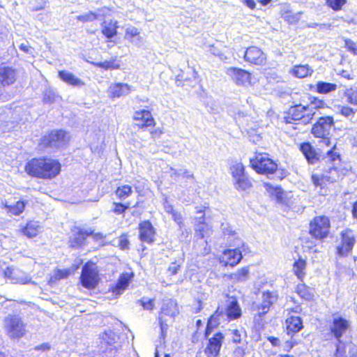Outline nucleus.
I'll list each match as a JSON object with an SVG mask.
<instances>
[{
  "label": "nucleus",
  "instance_id": "nucleus-1",
  "mask_svg": "<svg viewBox=\"0 0 357 357\" xmlns=\"http://www.w3.org/2000/svg\"><path fill=\"white\" fill-rule=\"evenodd\" d=\"M61 164L57 160L50 158H35L25 165V172L31 176L40 178H52L61 171Z\"/></svg>",
  "mask_w": 357,
  "mask_h": 357
},
{
  "label": "nucleus",
  "instance_id": "nucleus-2",
  "mask_svg": "<svg viewBox=\"0 0 357 357\" xmlns=\"http://www.w3.org/2000/svg\"><path fill=\"white\" fill-rule=\"evenodd\" d=\"M6 335L11 340H19L26 335V324L22 318L15 314H8L3 319Z\"/></svg>",
  "mask_w": 357,
  "mask_h": 357
},
{
  "label": "nucleus",
  "instance_id": "nucleus-3",
  "mask_svg": "<svg viewBox=\"0 0 357 357\" xmlns=\"http://www.w3.org/2000/svg\"><path fill=\"white\" fill-rule=\"evenodd\" d=\"M315 112L309 106L296 105L291 107L284 116L286 123H291L294 121H300L303 124L311 122Z\"/></svg>",
  "mask_w": 357,
  "mask_h": 357
},
{
  "label": "nucleus",
  "instance_id": "nucleus-4",
  "mask_svg": "<svg viewBox=\"0 0 357 357\" xmlns=\"http://www.w3.org/2000/svg\"><path fill=\"white\" fill-rule=\"evenodd\" d=\"M68 140V133L64 130H53L42 137L39 147L41 149L47 148L59 149L63 147Z\"/></svg>",
  "mask_w": 357,
  "mask_h": 357
},
{
  "label": "nucleus",
  "instance_id": "nucleus-5",
  "mask_svg": "<svg viewBox=\"0 0 357 357\" xmlns=\"http://www.w3.org/2000/svg\"><path fill=\"white\" fill-rule=\"evenodd\" d=\"M334 120L332 116H322L313 125L311 132L315 137L322 138L324 142L330 145V136Z\"/></svg>",
  "mask_w": 357,
  "mask_h": 357
},
{
  "label": "nucleus",
  "instance_id": "nucleus-6",
  "mask_svg": "<svg viewBox=\"0 0 357 357\" xmlns=\"http://www.w3.org/2000/svg\"><path fill=\"white\" fill-rule=\"evenodd\" d=\"M252 168L258 173L272 174L278 169V165L267 154L259 153L255 158L250 159Z\"/></svg>",
  "mask_w": 357,
  "mask_h": 357
},
{
  "label": "nucleus",
  "instance_id": "nucleus-7",
  "mask_svg": "<svg viewBox=\"0 0 357 357\" xmlns=\"http://www.w3.org/2000/svg\"><path fill=\"white\" fill-rule=\"evenodd\" d=\"M330 227L328 218L326 216L315 217L310 224V234L316 239H324L328 236Z\"/></svg>",
  "mask_w": 357,
  "mask_h": 357
},
{
  "label": "nucleus",
  "instance_id": "nucleus-8",
  "mask_svg": "<svg viewBox=\"0 0 357 357\" xmlns=\"http://www.w3.org/2000/svg\"><path fill=\"white\" fill-rule=\"evenodd\" d=\"M340 243L337 245V253L340 256H346L351 252L356 242L354 231L349 228L341 231Z\"/></svg>",
  "mask_w": 357,
  "mask_h": 357
},
{
  "label": "nucleus",
  "instance_id": "nucleus-9",
  "mask_svg": "<svg viewBox=\"0 0 357 357\" xmlns=\"http://www.w3.org/2000/svg\"><path fill=\"white\" fill-rule=\"evenodd\" d=\"M82 285L86 289H93L98 282V274L95 264L88 262L82 268L80 276Z\"/></svg>",
  "mask_w": 357,
  "mask_h": 357
},
{
  "label": "nucleus",
  "instance_id": "nucleus-10",
  "mask_svg": "<svg viewBox=\"0 0 357 357\" xmlns=\"http://www.w3.org/2000/svg\"><path fill=\"white\" fill-rule=\"evenodd\" d=\"M349 321L342 317H334L330 325V331L336 340L341 339L349 331Z\"/></svg>",
  "mask_w": 357,
  "mask_h": 357
},
{
  "label": "nucleus",
  "instance_id": "nucleus-11",
  "mask_svg": "<svg viewBox=\"0 0 357 357\" xmlns=\"http://www.w3.org/2000/svg\"><path fill=\"white\" fill-rule=\"evenodd\" d=\"M278 294L276 291H263L261 302L257 307L259 316L265 315L270 310L271 307L278 301Z\"/></svg>",
  "mask_w": 357,
  "mask_h": 357
},
{
  "label": "nucleus",
  "instance_id": "nucleus-12",
  "mask_svg": "<svg viewBox=\"0 0 357 357\" xmlns=\"http://www.w3.org/2000/svg\"><path fill=\"white\" fill-rule=\"evenodd\" d=\"M226 73L237 84L248 86L251 84V74L245 70L237 68H229Z\"/></svg>",
  "mask_w": 357,
  "mask_h": 357
},
{
  "label": "nucleus",
  "instance_id": "nucleus-13",
  "mask_svg": "<svg viewBox=\"0 0 357 357\" xmlns=\"http://www.w3.org/2000/svg\"><path fill=\"white\" fill-rule=\"evenodd\" d=\"M18 76V73L15 68L11 66H0V89L8 86L15 83Z\"/></svg>",
  "mask_w": 357,
  "mask_h": 357
},
{
  "label": "nucleus",
  "instance_id": "nucleus-14",
  "mask_svg": "<svg viewBox=\"0 0 357 357\" xmlns=\"http://www.w3.org/2000/svg\"><path fill=\"white\" fill-rule=\"evenodd\" d=\"M266 59L265 54L260 48L256 46L248 47L244 52L245 61L252 64L263 65L266 61Z\"/></svg>",
  "mask_w": 357,
  "mask_h": 357
},
{
  "label": "nucleus",
  "instance_id": "nucleus-15",
  "mask_svg": "<svg viewBox=\"0 0 357 357\" xmlns=\"http://www.w3.org/2000/svg\"><path fill=\"white\" fill-rule=\"evenodd\" d=\"M4 276L11 283L27 284L31 282V278L19 268L8 267L4 271Z\"/></svg>",
  "mask_w": 357,
  "mask_h": 357
},
{
  "label": "nucleus",
  "instance_id": "nucleus-16",
  "mask_svg": "<svg viewBox=\"0 0 357 357\" xmlns=\"http://www.w3.org/2000/svg\"><path fill=\"white\" fill-rule=\"evenodd\" d=\"M139 239L142 242L147 243L149 244L154 241L155 231L149 221H143L139 225Z\"/></svg>",
  "mask_w": 357,
  "mask_h": 357
},
{
  "label": "nucleus",
  "instance_id": "nucleus-17",
  "mask_svg": "<svg viewBox=\"0 0 357 357\" xmlns=\"http://www.w3.org/2000/svg\"><path fill=\"white\" fill-rule=\"evenodd\" d=\"M223 339V335L221 333H217L208 340V344L205 349V353L208 357H215L218 355Z\"/></svg>",
  "mask_w": 357,
  "mask_h": 357
},
{
  "label": "nucleus",
  "instance_id": "nucleus-18",
  "mask_svg": "<svg viewBox=\"0 0 357 357\" xmlns=\"http://www.w3.org/2000/svg\"><path fill=\"white\" fill-rule=\"evenodd\" d=\"M225 314L229 321L236 320L242 315L241 307L236 298L231 297L227 302Z\"/></svg>",
  "mask_w": 357,
  "mask_h": 357
},
{
  "label": "nucleus",
  "instance_id": "nucleus-19",
  "mask_svg": "<svg viewBox=\"0 0 357 357\" xmlns=\"http://www.w3.org/2000/svg\"><path fill=\"white\" fill-rule=\"evenodd\" d=\"M133 278L132 273H123L121 274L116 284L111 287L113 295L117 296L123 293Z\"/></svg>",
  "mask_w": 357,
  "mask_h": 357
},
{
  "label": "nucleus",
  "instance_id": "nucleus-20",
  "mask_svg": "<svg viewBox=\"0 0 357 357\" xmlns=\"http://www.w3.org/2000/svg\"><path fill=\"white\" fill-rule=\"evenodd\" d=\"M92 234V231H89L80 229L74 230L69 239L70 246L75 248H78L83 246L85 244L86 238L91 236Z\"/></svg>",
  "mask_w": 357,
  "mask_h": 357
},
{
  "label": "nucleus",
  "instance_id": "nucleus-21",
  "mask_svg": "<svg viewBox=\"0 0 357 357\" xmlns=\"http://www.w3.org/2000/svg\"><path fill=\"white\" fill-rule=\"evenodd\" d=\"M242 259L241 252L238 249L225 250L222 257V262L225 266H234L237 265Z\"/></svg>",
  "mask_w": 357,
  "mask_h": 357
},
{
  "label": "nucleus",
  "instance_id": "nucleus-22",
  "mask_svg": "<svg viewBox=\"0 0 357 357\" xmlns=\"http://www.w3.org/2000/svg\"><path fill=\"white\" fill-rule=\"evenodd\" d=\"M179 312L178 305L174 300L172 299H164L162 301V305L160 309V317H162L163 315L169 316L171 317H174Z\"/></svg>",
  "mask_w": 357,
  "mask_h": 357
},
{
  "label": "nucleus",
  "instance_id": "nucleus-23",
  "mask_svg": "<svg viewBox=\"0 0 357 357\" xmlns=\"http://www.w3.org/2000/svg\"><path fill=\"white\" fill-rule=\"evenodd\" d=\"M130 86L128 84L116 83L111 84L109 88V96L112 98H120L130 92Z\"/></svg>",
  "mask_w": 357,
  "mask_h": 357
},
{
  "label": "nucleus",
  "instance_id": "nucleus-24",
  "mask_svg": "<svg viewBox=\"0 0 357 357\" xmlns=\"http://www.w3.org/2000/svg\"><path fill=\"white\" fill-rule=\"evenodd\" d=\"M287 331L288 335L298 333L303 328V320L298 316L291 315L286 319Z\"/></svg>",
  "mask_w": 357,
  "mask_h": 357
},
{
  "label": "nucleus",
  "instance_id": "nucleus-25",
  "mask_svg": "<svg viewBox=\"0 0 357 357\" xmlns=\"http://www.w3.org/2000/svg\"><path fill=\"white\" fill-rule=\"evenodd\" d=\"M134 119L135 121H141L138 123L139 126L149 127L154 125V119L151 113L146 109L135 112L134 114Z\"/></svg>",
  "mask_w": 357,
  "mask_h": 357
},
{
  "label": "nucleus",
  "instance_id": "nucleus-26",
  "mask_svg": "<svg viewBox=\"0 0 357 357\" xmlns=\"http://www.w3.org/2000/svg\"><path fill=\"white\" fill-rule=\"evenodd\" d=\"M300 150L304 155L308 163L314 165L319 160L317 153L310 143H303L301 144Z\"/></svg>",
  "mask_w": 357,
  "mask_h": 357
},
{
  "label": "nucleus",
  "instance_id": "nucleus-27",
  "mask_svg": "<svg viewBox=\"0 0 357 357\" xmlns=\"http://www.w3.org/2000/svg\"><path fill=\"white\" fill-rule=\"evenodd\" d=\"M59 77L62 81L73 86L81 87L85 84L79 78L75 77L72 73L67 70L59 71Z\"/></svg>",
  "mask_w": 357,
  "mask_h": 357
},
{
  "label": "nucleus",
  "instance_id": "nucleus-28",
  "mask_svg": "<svg viewBox=\"0 0 357 357\" xmlns=\"http://www.w3.org/2000/svg\"><path fill=\"white\" fill-rule=\"evenodd\" d=\"M102 33L107 38H112L117 34V29L119 28L118 22L110 20L109 22L103 21L101 24Z\"/></svg>",
  "mask_w": 357,
  "mask_h": 357
},
{
  "label": "nucleus",
  "instance_id": "nucleus-29",
  "mask_svg": "<svg viewBox=\"0 0 357 357\" xmlns=\"http://www.w3.org/2000/svg\"><path fill=\"white\" fill-rule=\"evenodd\" d=\"M224 310H220V307L215 310V312L210 317L208 320L207 326L205 331V337H208L211 333L213 329L218 326L220 324L219 318L223 315Z\"/></svg>",
  "mask_w": 357,
  "mask_h": 357
},
{
  "label": "nucleus",
  "instance_id": "nucleus-30",
  "mask_svg": "<svg viewBox=\"0 0 357 357\" xmlns=\"http://www.w3.org/2000/svg\"><path fill=\"white\" fill-rule=\"evenodd\" d=\"M313 72V69L307 64L296 65L291 70V73L298 78H305L311 76Z\"/></svg>",
  "mask_w": 357,
  "mask_h": 357
},
{
  "label": "nucleus",
  "instance_id": "nucleus-31",
  "mask_svg": "<svg viewBox=\"0 0 357 357\" xmlns=\"http://www.w3.org/2000/svg\"><path fill=\"white\" fill-rule=\"evenodd\" d=\"M125 38L137 46H140L142 43V38L139 36V31L133 26L126 27Z\"/></svg>",
  "mask_w": 357,
  "mask_h": 357
},
{
  "label": "nucleus",
  "instance_id": "nucleus-32",
  "mask_svg": "<svg viewBox=\"0 0 357 357\" xmlns=\"http://www.w3.org/2000/svg\"><path fill=\"white\" fill-rule=\"evenodd\" d=\"M41 231V227L38 222L31 221L22 229V233L29 237L33 238L38 235Z\"/></svg>",
  "mask_w": 357,
  "mask_h": 357
},
{
  "label": "nucleus",
  "instance_id": "nucleus-33",
  "mask_svg": "<svg viewBox=\"0 0 357 357\" xmlns=\"http://www.w3.org/2000/svg\"><path fill=\"white\" fill-rule=\"evenodd\" d=\"M324 175L328 183L337 181L342 176V172L334 165L326 170Z\"/></svg>",
  "mask_w": 357,
  "mask_h": 357
},
{
  "label": "nucleus",
  "instance_id": "nucleus-34",
  "mask_svg": "<svg viewBox=\"0 0 357 357\" xmlns=\"http://www.w3.org/2000/svg\"><path fill=\"white\" fill-rule=\"evenodd\" d=\"M25 205L26 204L23 201H18L14 204H8L7 202L3 204L6 211L14 215H20L24 211Z\"/></svg>",
  "mask_w": 357,
  "mask_h": 357
},
{
  "label": "nucleus",
  "instance_id": "nucleus-35",
  "mask_svg": "<svg viewBox=\"0 0 357 357\" xmlns=\"http://www.w3.org/2000/svg\"><path fill=\"white\" fill-rule=\"evenodd\" d=\"M234 185L238 190H246L251 188L252 183L248 175L245 174V175L238 177L234 180Z\"/></svg>",
  "mask_w": 357,
  "mask_h": 357
},
{
  "label": "nucleus",
  "instance_id": "nucleus-36",
  "mask_svg": "<svg viewBox=\"0 0 357 357\" xmlns=\"http://www.w3.org/2000/svg\"><path fill=\"white\" fill-rule=\"evenodd\" d=\"M337 85L333 83L318 82L317 84V91L319 93H328L330 92L335 91Z\"/></svg>",
  "mask_w": 357,
  "mask_h": 357
},
{
  "label": "nucleus",
  "instance_id": "nucleus-37",
  "mask_svg": "<svg viewBox=\"0 0 357 357\" xmlns=\"http://www.w3.org/2000/svg\"><path fill=\"white\" fill-rule=\"evenodd\" d=\"M132 193V187L129 185H120L116 190L115 194L116 197L121 199L124 200L128 198Z\"/></svg>",
  "mask_w": 357,
  "mask_h": 357
},
{
  "label": "nucleus",
  "instance_id": "nucleus-38",
  "mask_svg": "<svg viewBox=\"0 0 357 357\" xmlns=\"http://www.w3.org/2000/svg\"><path fill=\"white\" fill-rule=\"evenodd\" d=\"M306 266V261L303 259H299L294 264V272L300 280H302L305 276V269Z\"/></svg>",
  "mask_w": 357,
  "mask_h": 357
},
{
  "label": "nucleus",
  "instance_id": "nucleus-39",
  "mask_svg": "<svg viewBox=\"0 0 357 357\" xmlns=\"http://www.w3.org/2000/svg\"><path fill=\"white\" fill-rule=\"evenodd\" d=\"M270 193L275 197L278 202L287 204L285 200L287 193L280 187H273L270 188Z\"/></svg>",
  "mask_w": 357,
  "mask_h": 357
},
{
  "label": "nucleus",
  "instance_id": "nucleus-40",
  "mask_svg": "<svg viewBox=\"0 0 357 357\" xmlns=\"http://www.w3.org/2000/svg\"><path fill=\"white\" fill-rule=\"evenodd\" d=\"M302 14V12L294 13L292 11L288 10L282 14V17L289 24H296L300 20Z\"/></svg>",
  "mask_w": 357,
  "mask_h": 357
},
{
  "label": "nucleus",
  "instance_id": "nucleus-41",
  "mask_svg": "<svg viewBox=\"0 0 357 357\" xmlns=\"http://www.w3.org/2000/svg\"><path fill=\"white\" fill-rule=\"evenodd\" d=\"M311 181L316 188L319 187L321 190H324L327 184V181L325 178L324 174H313L311 176Z\"/></svg>",
  "mask_w": 357,
  "mask_h": 357
},
{
  "label": "nucleus",
  "instance_id": "nucleus-42",
  "mask_svg": "<svg viewBox=\"0 0 357 357\" xmlns=\"http://www.w3.org/2000/svg\"><path fill=\"white\" fill-rule=\"evenodd\" d=\"M197 213H200L201 215L196 218V220L198 222V225L196 229V234L199 238H203L204 237V231L206 227L204 225V215L202 214V210L198 211Z\"/></svg>",
  "mask_w": 357,
  "mask_h": 357
},
{
  "label": "nucleus",
  "instance_id": "nucleus-43",
  "mask_svg": "<svg viewBox=\"0 0 357 357\" xmlns=\"http://www.w3.org/2000/svg\"><path fill=\"white\" fill-rule=\"evenodd\" d=\"M231 173L234 178V180L243 176L245 173V167L241 162H236L231 167Z\"/></svg>",
  "mask_w": 357,
  "mask_h": 357
},
{
  "label": "nucleus",
  "instance_id": "nucleus-44",
  "mask_svg": "<svg viewBox=\"0 0 357 357\" xmlns=\"http://www.w3.org/2000/svg\"><path fill=\"white\" fill-rule=\"evenodd\" d=\"M249 274V270L247 267L238 270L235 273L231 275V278L238 282H244L247 280Z\"/></svg>",
  "mask_w": 357,
  "mask_h": 357
},
{
  "label": "nucleus",
  "instance_id": "nucleus-45",
  "mask_svg": "<svg viewBox=\"0 0 357 357\" xmlns=\"http://www.w3.org/2000/svg\"><path fill=\"white\" fill-rule=\"evenodd\" d=\"M338 341L336 345V351L335 354V357H345L346 356V347L347 345L341 339L337 340Z\"/></svg>",
  "mask_w": 357,
  "mask_h": 357
},
{
  "label": "nucleus",
  "instance_id": "nucleus-46",
  "mask_svg": "<svg viewBox=\"0 0 357 357\" xmlns=\"http://www.w3.org/2000/svg\"><path fill=\"white\" fill-rule=\"evenodd\" d=\"M70 269H59L54 273L53 276H52L51 280L56 281L66 278L69 275H70Z\"/></svg>",
  "mask_w": 357,
  "mask_h": 357
},
{
  "label": "nucleus",
  "instance_id": "nucleus-47",
  "mask_svg": "<svg viewBox=\"0 0 357 357\" xmlns=\"http://www.w3.org/2000/svg\"><path fill=\"white\" fill-rule=\"evenodd\" d=\"M346 2L347 0H326L327 6L335 11L341 10Z\"/></svg>",
  "mask_w": 357,
  "mask_h": 357
},
{
  "label": "nucleus",
  "instance_id": "nucleus-48",
  "mask_svg": "<svg viewBox=\"0 0 357 357\" xmlns=\"http://www.w3.org/2000/svg\"><path fill=\"white\" fill-rule=\"evenodd\" d=\"M340 114H342V116H345L346 118L347 119H353L354 117V115H355V111L349 107H347V106H340L339 107V112H338Z\"/></svg>",
  "mask_w": 357,
  "mask_h": 357
},
{
  "label": "nucleus",
  "instance_id": "nucleus-49",
  "mask_svg": "<svg viewBox=\"0 0 357 357\" xmlns=\"http://www.w3.org/2000/svg\"><path fill=\"white\" fill-rule=\"evenodd\" d=\"M327 156L330 160L333 162L335 165L336 162H340V155L338 152L336 151L335 145L333 146L331 149L327 151Z\"/></svg>",
  "mask_w": 357,
  "mask_h": 357
},
{
  "label": "nucleus",
  "instance_id": "nucleus-50",
  "mask_svg": "<svg viewBox=\"0 0 357 357\" xmlns=\"http://www.w3.org/2000/svg\"><path fill=\"white\" fill-rule=\"evenodd\" d=\"M297 292L305 300H310L312 298V294L308 291L307 287L305 284L298 285Z\"/></svg>",
  "mask_w": 357,
  "mask_h": 357
},
{
  "label": "nucleus",
  "instance_id": "nucleus-51",
  "mask_svg": "<svg viewBox=\"0 0 357 357\" xmlns=\"http://www.w3.org/2000/svg\"><path fill=\"white\" fill-rule=\"evenodd\" d=\"M113 206L114 208L112 209V211L117 215L123 214L129 208L128 204H124L122 203L114 202Z\"/></svg>",
  "mask_w": 357,
  "mask_h": 357
},
{
  "label": "nucleus",
  "instance_id": "nucleus-52",
  "mask_svg": "<svg viewBox=\"0 0 357 357\" xmlns=\"http://www.w3.org/2000/svg\"><path fill=\"white\" fill-rule=\"evenodd\" d=\"M76 18L82 22H93L96 20V15L93 14V12L90 11L84 15H78Z\"/></svg>",
  "mask_w": 357,
  "mask_h": 357
},
{
  "label": "nucleus",
  "instance_id": "nucleus-53",
  "mask_svg": "<svg viewBox=\"0 0 357 357\" xmlns=\"http://www.w3.org/2000/svg\"><path fill=\"white\" fill-rule=\"evenodd\" d=\"M311 109L324 108L326 106V102L317 98H313L310 101V105H308Z\"/></svg>",
  "mask_w": 357,
  "mask_h": 357
},
{
  "label": "nucleus",
  "instance_id": "nucleus-54",
  "mask_svg": "<svg viewBox=\"0 0 357 357\" xmlns=\"http://www.w3.org/2000/svg\"><path fill=\"white\" fill-rule=\"evenodd\" d=\"M344 45L345 47L348 50L349 52L352 53L354 55H357V43L353 41L351 39H345L344 40Z\"/></svg>",
  "mask_w": 357,
  "mask_h": 357
},
{
  "label": "nucleus",
  "instance_id": "nucleus-55",
  "mask_svg": "<svg viewBox=\"0 0 357 357\" xmlns=\"http://www.w3.org/2000/svg\"><path fill=\"white\" fill-rule=\"evenodd\" d=\"M347 101L354 105H357V89H351L347 93Z\"/></svg>",
  "mask_w": 357,
  "mask_h": 357
},
{
  "label": "nucleus",
  "instance_id": "nucleus-56",
  "mask_svg": "<svg viewBox=\"0 0 357 357\" xmlns=\"http://www.w3.org/2000/svg\"><path fill=\"white\" fill-rule=\"evenodd\" d=\"M159 324L160 327V338L165 339L167 330H168V324L166 323V321L163 319L162 317H159Z\"/></svg>",
  "mask_w": 357,
  "mask_h": 357
},
{
  "label": "nucleus",
  "instance_id": "nucleus-57",
  "mask_svg": "<svg viewBox=\"0 0 357 357\" xmlns=\"http://www.w3.org/2000/svg\"><path fill=\"white\" fill-rule=\"evenodd\" d=\"M140 302L145 310H151L153 307V301L151 299L143 298Z\"/></svg>",
  "mask_w": 357,
  "mask_h": 357
},
{
  "label": "nucleus",
  "instance_id": "nucleus-58",
  "mask_svg": "<svg viewBox=\"0 0 357 357\" xmlns=\"http://www.w3.org/2000/svg\"><path fill=\"white\" fill-rule=\"evenodd\" d=\"M180 267L181 265L177 262H172L168 268V272L170 273V275H174L178 273Z\"/></svg>",
  "mask_w": 357,
  "mask_h": 357
},
{
  "label": "nucleus",
  "instance_id": "nucleus-59",
  "mask_svg": "<svg viewBox=\"0 0 357 357\" xmlns=\"http://www.w3.org/2000/svg\"><path fill=\"white\" fill-rule=\"evenodd\" d=\"M93 65L97 66V67L102 68L107 70V69H109V68H112L113 62L109 61H105L103 62L93 63Z\"/></svg>",
  "mask_w": 357,
  "mask_h": 357
},
{
  "label": "nucleus",
  "instance_id": "nucleus-60",
  "mask_svg": "<svg viewBox=\"0 0 357 357\" xmlns=\"http://www.w3.org/2000/svg\"><path fill=\"white\" fill-rule=\"evenodd\" d=\"M171 214L174 220L181 227L183 220L181 214L176 211H174Z\"/></svg>",
  "mask_w": 357,
  "mask_h": 357
},
{
  "label": "nucleus",
  "instance_id": "nucleus-61",
  "mask_svg": "<svg viewBox=\"0 0 357 357\" xmlns=\"http://www.w3.org/2000/svg\"><path fill=\"white\" fill-rule=\"evenodd\" d=\"M108 9L106 7L98 9L96 11L93 12V14L96 15V20L99 19L100 17H105L107 13Z\"/></svg>",
  "mask_w": 357,
  "mask_h": 357
},
{
  "label": "nucleus",
  "instance_id": "nucleus-62",
  "mask_svg": "<svg viewBox=\"0 0 357 357\" xmlns=\"http://www.w3.org/2000/svg\"><path fill=\"white\" fill-rule=\"evenodd\" d=\"M232 334V341L234 343H240L241 340V335L238 330H233L231 332Z\"/></svg>",
  "mask_w": 357,
  "mask_h": 357
},
{
  "label": "nucleus",
  "instance_id": "nucleus-63",
  "mask_svg": "<svg viewBox=\"0 0 357 357\" xmlns=\"http://www.w3.org/2000/svg\"><path fill=\"white\" fill-rule=\"evenodd\" d=\"M163 206H164V208H165V212L171 214L172 213H173L174 211L172 205H171L168 202L167 198H165V199H164Z\"/></svg>",
  "mask_w": 357,
  "mask_h": 357
},
{
  "label": "nucleus",
  "instance_id": "nucleus-64",
  "mask_svg": "<svg viewBox=\"0 0 357 357\" xmlns=\"http://www.w3.org/2000/svg\"><path fill=\"white\" fill-rule=\"evenodd\" d=\"M210 53H211L212 54L215 55V56H217L220 58H222L223 56V54L220 52V51L216 48L215 47H214L213 45H211L209 47V50Z\"/></svg>",
  "mask_w": 357,
  "mask_h": 357
}]
</instances>
